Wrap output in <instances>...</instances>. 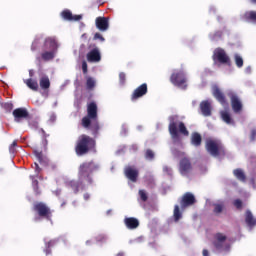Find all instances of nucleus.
Instances as JSON below:
<instances>
[{"label":"nucleus","instance_id":"1","mask_svg":"<svg viewBox=\"0 0 256 256\" xmlns=\"http://www.w3.org/2000/svg\"><path fill=\"white\" fill-rule=\"evenodd\" d=\"M81 125L84 129H90L92 135H99L100 126L97 103L90 102L87 105V115L82 118Z\"/></svg>","mask_w":256,"mask_h":256},{"label":"nucleus","instance_id":"2","mask_svg":"<svg viewBox=\"0 0 256 256\" xmlns=\"http://www.w3.org/2000/svg\"><path fill=\"white\" fill-rule=\"evenodd\" d=\"M94 171H99V164L91 160L90 162H83L78 168V181H80L81 191H85L87 187L93 184Z\"/></svg>","mask_w":256,"mask_h":256},{"label":"nucleus","instance_id":"3","mask_svg":"<svg viewBox=\"0 0 256 256\" xmlns=\"http://www.w3.org/2000/svg\"><path fill=\"white\" fill-rule=\"evenodd\" d=\"M97 147V141L94 140L93 137L82 134L78 137L75 145V153L78 157H83V155H87L91 153V151H95Z\"/></svg>","mask_w":256,"mask_h":256},{"label":"nucleus","instance_id":"4","mask_svg":"<svg viewBox=\"0 0 256 256\" xmlns=\"http://www.w3.org/2000/svg\"><path fill=\"white\" fill-rule=\"evenodd\" d=\"M168 131L172 139H179V133L180 135H184V137H189V130H187V126H185V123L182 121H179L176 116L169 117Z\"/></svg>","mask_w":256,"mask_h":256},{"label":"nucleus","instance_id":"5","mask_svg":"<svg viewBox=\"0 0 256 256\" xmlns=\"http://www.w3.org/2000/svg\"><path fill=\"white\" fill-rule=\"evenodd\" d=\"M33 211L37 213L38 217L51 221L53 219V210L45 202H36L33 205Z\"/></svg>","mask_w":256,"mask_h":256},{"label":"nucleus","instance_id":"6","mask_svg":"<svg viewBox=\"0 0 256 256\" xmlns=\"http://www.w3.org/2000/svg\"><path fill=\"white\" fill-rule=\"evenodd\" d=\"M170 83L179 89H187V77L183 70H176L170 76Z\"/></svg>","mask_w":256,"mask_h":256},{"label":"nucleus","instance_id":"7","mask_svg":"<svg viewBox=\"0 0 256 256\" xmlns=\"http://www.w3.org/2000/svg\"><path fill=\"white\" fill-rule=\"evenodd\" d=\"M206 150L212 155V157H219V155H225V148L219 141L207 140Z\"/></svg>","mask_w":256,"mask_h":256},{"label":"nucleus","instance_id":"8","mask_svg":"<svg viewBox=\"0 0 256 256\" xmlns=\"http://www.w3.org/2000/svg\"><path fill=\"white\" fill-rule=\"evenodd\" d=\"M179 173L183 177H189L191 173H193V164L191 163V159L188 157H183L179 161Z\"/></svg>","mask_w":256,"mask_h":256},{"label":"nucleus","instance_id":"9","mask_svg":"<svg viewBox=\"0 0 256 256\" xmlns=\"http://www.w3.org/2000/svg\"><path fill=\"white\" fill-rule=\"evenodd\" d=\"M214 63H220V65H231V58L227 55V52L223 48H217L213 54Z\"/></svg>","mask_w":256,"mask_h":256},{"label":"nucleus","instance_id":"10","mask_svg":"<svg viewBox=\"0 0 256 256\" xmlns=\"http://www.w3.org/2000/svg\"><path fill=\"white\" fill-rule=\"evenodd\" d=\"M90 51L86 54L88 63H99L101 61V50L97 47V44H90L88 46Z\"/></svg>","mask_w":256,"mask_h":256},{"label":"nucleus","instance_id":"11","mask_svg":"<svg viewBox=\"0 0 256 256\" xmlns=\"http://www.w3.org/2000/svg\"><path fill=\"white\" fill-rule=\"evenodd\" d=\"M227 96L229 97L231 101V106L234 111V113H241L243 111V103L241 102V99L237 95V93L233 91H229L227 93Z\"/></svg>","mask_w":256,"mask_h":256},{"label":"nucleus","instance_id":"12","mask_svg":"<svg viewBox=\"0 0 256 256\" xmlns=\"http://www.w3.org/2000/svg\"><path fill=\"white\" fill-rule=\"evenodd\" d=\"M197 203V199L195 195L191 192H186L180 199V207L181 209H187V207H191Z\"/></svg>","mask_w":256,"mask_h":256},{"label":"nucleus","instance_id":"13","mask_svg":"<svg viewBox=\"0 0 256 256\" xmlns=\"http://www.w3.org/2000/svg\"><path fill=\"white\" fill-rule=\"evenodd\" d=\"M212 95L213 97L216 98V100L220 105H223V106L228 105L227 98L225 97V93H223V91L221 90V88H219V86L214 85L212 87Z\"/></svg>","mask_w":256,"mask_h":256},{"label":"nucleus","instance_id":"14","mask_svg":"<svg viewBox=\"0 0 256 256\" xmlns=\"http://www.w3.org/2000/svg\"><path fill=\"white\" fill-rule=\"evenodd\" d=\"M149 91L147 87V83H143L138 86L131 95V101H137V99H141V97H145V94Z\"/></svg>","mask_w":256,"mask_h":256},{"label":"nucleus","instance_id":"15","mask_svg":"<svg viewBox=\"0 0 256 256\" xmlns=\"http://www.w3.org/2000/svg\"><path fill=\"white\" fill-rule=\"evenodd\" d=\"M12 115L16 123H21L23 119H29V111L26 108H16L13 110Z\"/></svg>","mask_w":256,"mask_h":256},{"label":"nucleus","instance_id":"16","mask_svg":"<svg viewBox=\"0 0 256 256\" xmlns=\"http://www.w3.org/2000/svg\"><path fill=\"white\" fill-rule=\"evenodd\" d=\"M96 28L101 31V33H105V31L109 30V18L99 16L95 19Z\"/></svg>","mask_w":256,"mask_h":256},{"label":"nucleus","instance_id":"17","mask_svg":"<svg viewBox=\"0 0 256 256\" xmlns=\"http://www.w3.org/2000/svg\"><path fill=\"white\" fill-rule=\"evenodd\" d=\"M124 175L132 181V183H137V179L139 177V170L133 168L132 166H127L124 170Z\"/></svg>","mask_w":256,"mask_h":256},{"label":"nucleus","instance_id":"18","mask_svg":"<svg viewBox=\"0 0 256 256\" xmlns=\"http://www.w3.org/2000/svg\"><path fill=\"white\" fill-rule=\"evenodd\" d=\"M43 49H48V51L57 52V49H59V44L57 43V40L55 38L48 37L44 41Z\"/></svg>","mask_w":256,"mask_h":256},{"label":"nucleus","instance_id":"19","mask_svg":"<svg viewBox=\"0 0 256 256\" xmlns=\"http://www.w3.org/2000/svg\"><path fill=\"white\" fill-rule=\"evenodd\" d=\"M213 245L216 249H223V244L227 241V236L223 233H216L214 236Z\"/></svg>","mask_w":256,"mask_h":256},{"label":"nucleus","instance_id":"20","mask_svg":"<svg viewBox=\"0 0 256 256\" xmlns=\"http://www.w3.org/2000/svg\"><path fill=\"white\" fill-rule=\"evenodd\" d=\"M61 17L64 18L65 21H81V19H83V16L81 15L73 16V13L68 9L61 12Z\"/></svg>","mask_w":256,"mask_h":256},{"label":"nucleus","instance_id":"21","mask_svg":"<svg viewBox=\"0 0 256 256\" xmlns=\"http://www.w3.org/2000/svg\"><path fill=\"white\" fill-rule=\"evenodd\" d=\"M200 110L204 117H211V102L204 100L200 103Z\"/></svg>","mask_w":256,"mask_h":256},{"label":"nucleus","instance_id":"22","mask_svg":"<svg viewBox=\"0 0 256 256\" xmlns=\"http://www.w3.org/2000/svg\"><path fill=\"white\" fill-rule=\"evenodd\" d=\"M124 224L127 229H137L139 227V220L135 217H129L124 219Z\"/></svg>","mask_w":256,"mask_h":256},{"label":"nucleus","instance_id":"23","mask_svg":"<svg viewBox=\"0 0 256 256\" xmlns=\"http://www.w3.org/2000/svg\"><path fill=\"white\" fill-rule=\"evenodd\" d=\"M233 175L241 183H247V175H245V172L243 171V169L241 168L234 169Z\"/></svg>","mask_w":256,"mask_h":256},{"label":"nucleus","instance_id":"24","mask_svg":"<svg viewBox=\"0 0 256 256\" xmlns=\"http://www.w3.org/2000/svg\"><path fill=\"white\" fill-rule=\"evenodd\" d=\"M201 143H203V137L198 132H194L191 135V145L194 147H201Z\"/></svg>","mask_w":256,"mask_h":256},{"label":"nucleus","instance_id":"25","mask_svg":"<svg viewBox=\"0 0 256 256\" xmlns=\"http://www.w3.org/2000/svg\"><path fill=\"white\" fill-rule=\"evenodd\" d=\"M245 223L248 225V227H255L256 225V219L251 210H247L245 213Z\"/></svg>","mask_w":256,"mask_h":256},{"label":"nucleus","instance_id":"26","mask_svg":"<svg viewBox=\"0 0 256 256\" xmlns=\"http://www.w3.org/2000/svg\"><path fill=\"white\" fill-rule=\"evenodd\" d=\"M39 85L43 91H47V89L51 87V80H49V76H42L39 80Z\"/></svg>","mask_w":256,"mask_h":256},{"label":"nucleus","instance_id":"27","mask_svg":"<svg viewBox=\"0 0 256 256\" xmlns=\"http://www.w3.org/2000/svg\"><path fill=\"white\" fill-rule=\"evenodd\" d=\"M220 115H221V119H222V121H224V123H227V125H235V120H233V118L231 117V114H229V112L222 111L220 113Z\"/></svg>","mask_w":256,"mask_h":256},{"label":"nucleus","instance_id":"28","mask_svg":"<svg viewBox=\"0 0 256 256\" xmlns=\"http://www.w3.org/2000/svg\"><path fill=\"white\" fill-rule=\"evenodd\" d=\"M214 215H221L225 211V202H219L212 204Z\"/></svg>","mask_w":256,"mask_h":256},{"label":"nucleus","instance_id":"29","mask_svg":"<svg viewBox=\"0 0 256 256\" xmlns=\"http://www.w3.org/2000/svg\"><path fill=\"white\" fill-rule=\"evenodd\" d=\"M243 20L248 21V23H256V11H247L243 15Z\"/></svg>","mask_w":256,"mask_h":256},{"label":"nucleus","instance_id":"30","mask_svg":"<svg viewBox=\"0 0 256 256\" xmlns=\"http://www.w3.org/2000/svg\"><path fill=\"white\" fill-rule=\"evenodd\" d=\"M25 85L32 91H39V83L36 80L30 78L24 81Z\"/></svg>","mask_w":256,"mask_h":256},{"label":"nucleus","instance_id":"31","mask_svg":"<svg viewBox=\"0 0 256 256\" xmlns=\"http://www.w3.org/2000/svg\"><path fill=\"white\" fill-rule=\"evenodd\" d=\"M55 51L53 50H49V51H44L41 53V57L43 59V61H51L53 59H55Z\"/></svg>","mask_w":256,"mask_h":256},{"label":"nucleus","instance_id":"32","mask_svg":"<svg viewBox=\"0 0 256 256\" xmlns=\"http://www.w3.org/2000/svg\"><path fill=\"white\" fill-rule=\"evenodd\" d=\"M68 187H70V189H72V191L77 194L79 193V189H81V182L72 180L68 182Z\"/></svg>","mask_w":256,"mask_h":256},{"label":"nucleus","instance_id":"33","mask_svg":"<svg viewBox=\"0 0 256 256\" xmlns=\"http://www.w3.org/2000/svg\"><path fill=\"white\" fill-rule=\"evenodd\" d=\"M173 217H174L175 223H178V221L183 218V213H181V209L179 208V205L174 206Z\"/></svg>","mask_w":256,"mask_h":256},{"label":"nucleus","instance_id":"34","mask_svg":"<svg viewBox=\"0 0 256 256\" xmlns=\"http://www.w3.org/2000/svg\"><path fill=\"white\" fill-rule=\"evenodd\" d=\"M30 179L32 180V187L35 195H41V189H39V181L35 179V176H30Z\"/></svg>","mask_w":256,"mask_h":256},{"label":"nucleus","instance_id":"35","mask_svg":"<svg viewBox=\"0 0 256 256\" xmlns=\"http://www.w3.org/2000/svg\"><path fill=\"white\" fill-rule=\"evenodd\" d=\"M144 157L147 159V161H153L155 159V152H153L151 149H147L145 151Z\"/></svg>","mask_w":256,"mask_h":256},{"label":"nucleus","instance_id":"36","mask_svg":"<svg viewBox=\"0 0 256 256\" xmlns=\"http://www.w3.org/2000/svg\"><path fill=\"white\" fill-rule=\"evenodd\" d=\"M86 87L87 89L91 90L95 88V79L93 77H87L86 78Z\"/></svg>","mask_w":256,"mask_h":256},{"label":"nucleus","instance_id":"37","mask_svg":"<svg viewBox=\"0 0 256 256\" xmlns=\"http://www.w3.org/2000/svg\"><path fill=\"white\" fill-rule=\"evenodd\" d=\"M234 60L236 66L241 69V67H243V58L239 54H235Z\"/></svg>","mask_w":256,"mask_h":256},{"label":"nucleus","instance_id":"38","mask_svg":"<svg viewBox=\"0 0 256 256\" xmlns=\"http://www.w3.org/2000/svg\"><path fill=\"white\" fill-rule=\"evenodd\" d=\"M34 155L39 163H43V152L35 150Z\"/></svg>","mask_w":256,"mask_h":256},{"label":"nucleus","instance_id":"39","mask_svg":"<svg viewBox=\"0 0 256 256\" xmlns=\"http://www.w3.org/2000/svg\"><path fill=\"white\" fill-rule=\"evenodd\" d=\"M97 40L101 41V43H105V37H103V35H101L99 32H96L93 37V41Z\"/></svg>","mask_w":256,"mask_h":256},{"label":"nucleus","instance_id":"40","mask_svg":"<svg viewBox=\"0 0 256 256\" xmlns=\"http://www.w3.org/2000/svg\"><path fill=\"white\" fill-rule=\"evenodd\" d=\"M139 195L141 201H143L144 203L149 199V196H147V192L145 190H139Z\"/></svg>","mask_w":256,"mask_h":256},{"label":"nucleus","instance_id":"41","mask_svg":"<svg viewBox=\"0 0 256 256\" xmlns=\"http://www.w3.org/2000/svg\"><path fill=\"white\" fill-rule=\"evenodd\" d=\"M234 207H236V209H238L239 211H241V209H243V201H241V199H236L233 202Z\"/></svg>","mask_w":256,"mask_h":256},{"label":"nucleus","instance_id":"42","mask_svg":"<svg viewBox=\"0 0 256 256\" xmlns=\"http://www.w3.org/2000/svg\"><path fill=\"white\" fill-rule=\"evenodd\" d=\"M3 109H5V111H7L8 113H11V111H13V103H4L2 104Z\"/></svg>","mask_w":256,"mask_h":256},{"label":"nucleus","instance_id":"43","mask_svg":"<svg viewBox=\"0 0 256 256\" xmlns=\"http://www.w3.org/2000/svg\"><path fill=\"white\" fill-rule=\"evenodd\" d=\"M126 80H127V75L124 72H120L119 73L120 85H125Z\"/></svg>","mask_w":256,"mask_h":256},{"label":"nucleus","instance_id":"44","mask_svg":"<svg viewBox=\"0 0 256 256\" xmlns=\"http://www.w3.org/2000/svg\"><path fill=\"white\" fill-rule=\"evenodd\" d=\"M17 147V140H14L13 142H12V144L9 146V152L10 153H15V151H16V148Z\"/></svg>","mask_w":256,"mask_h":256},{"label":"nucleus","instance_id":"45","mask_svg":"<svg viewBox=\"0 0 256 256\" xmlns=\"http://www.w3.org/2000/svg\"><path fill=\"white\" fill-rule=\"evenodd\" d=\"M82 72L84 73V75H87L88 73V66L86 61L82 62Z\"/></svg>","mask_w":256,"mask_h":256},{"label":"nucleus","instance_id":"46","mask_svg":"<svg viewBox=\"0 0 256 256\" xmlns=\"http://www.w3.org/2000/svg\"><path fill=\"white\" fill-rule=\"evenodd\" d=\"M34 167H35L36 177H39V173H41V167H39V164H37V162L34 163Z\"/></svg>","mask_w":256,"mask_h":256},{"label":"nucleus","instance_id":"47","mask_svg":"<svg viewBox=\"0 0 256 256\" xmlns=\"http://www.w3.org/2000/svg\"><path fill=\"white\" fill-rule=\"evenodd\" d=\"M55 243H57L56 240H50L49 242L46 243V247H48V249H51V247H53Z\"/></svg>","mask_w":256,"mask_h":256},{"label":"nucleus","instance_id":"48","mask_svg":"<svg viewBox=\"0 0 256 256\" xmlns=\"http://www.w3.org/2000/svg\"><path fill=\"white\" fill-rule=\"evenodd\" d=\"M255 139H256V130L253 129L251 130L250 141H255Z\"/></svg>","mask_w":256,"mask_h":256},{"label":"nucleus","instance_id":"49","mask_svg":"<svg viewBox=\"0 0 256 256\" xmlns=\"http://www.w3.org/2000/svg\"><path fill=\"white\" fill-rule=\"evenodd\" d=\"M163 171H164V173H167L168 175H171V168L169 166H164Z\"/></svg>","mask_w":256,"mask_h":256},{"label":"nucleus","instance_id":"50","mask_svg":"<svg viewBox=\"0 0 256 256\" xmlns=\"http://www.w3.org/2000/svg\"><path fill=\"white\" fill-rule=\"evenodd\" d=\"M83 197H84V201H89V199H91V195H89V193H85Z\"/></svg>","mask_w":256,"mask_h":256},{"label":"nucleus","instance_id":"51","mask_svg":"<svg viewBox=\"0 0 256 256\" xmlns=\"http://www.w3.org/2000/svg\"><path fill=\"white\" fill-rule=\"evenodd\" d=\"M202 255H203V256H209V250L204 249V250L202 251Z\"/></svg>","mask_w":256,"mask_h":256},{"label":"nucleus","instance_id":"52","mask_svg":"<svg viewBox=\"0 0 256 256\" xmlns=\"http://www.w3.org/2000/svg\"><path fill=\"white\" fill-rule=\"evenodd\" d=\"M45 253L46 255H51V248L46 247Z\"/></svg>","mask_w":256,"mask_h":256},{"label":"nucleus","instance_id":"53","mask_svg":"<svg viewBox=\"0 0 256 256\" xmlns=\"http://www.w3.org/2000/svg\"><path fill=\"white\" fill-rule=\"evenodd\" d=\"M35 75V72L33 70H29V77H33Z\"/></svg>","mask_w":256,"mask_h":256},{"label":"nucleus","instance_id":"54","mask_svg":"<svg viewBox=\"0 0 256 256\" xmlns=\"http://www.w3.org/2000/svg\"><path fill=\"white\" fill-rule=\"evenodd\" d=\"M116 256H125V253L119 252L118 254H116Z\"/></svg>","mask_w":256,"mask_h":256},{"label":"nucleus","instance_id":"55","mask_svg":"<svg viewBox=\"0 0 256 256\" xmlns=\"http://www.w3.org/2000/svg\"><path fill=\"white\" fill-rule=\"evenodd\" d=\"M250 3H252L253 5H256V0H249Z\"/></svg>","mask_w":256,"mask_h":256},{"label":"nucleus","instance_id":"56","mask_svg":"<svg viewBox=\"0 0 256 256\" xmlns=\"http://www.w3.org/2000/svg\"><path fill=\"white\" fill-rule=\"evenodd\" d=\"M32 51H35V48L32 46Z\"/></svg>","mask_w":256,"mask_h":256},{"label":"nucleus","instance_id":"57","mask_svg":"<svg viewBox=\"0 0 256 256\" xmlns=\"http://www.w3.org/2000/svg\"><path fill=\"white\" fill-rule=\"evenodd\" d=\"M219 33V37H221V32H218Z\"/></svg>","mask_w":256,"mask_h":256},{"label":"nucleus","instance_id":"58","mask_svg":"<svg viewBox=\"0 0 256 256\" xmlns=\"http://www.w3.org/2000/svg\"><path fill=\"white\" fill-rule=\"evenodd\" d=\"M181 155H185V153H181Z\"/></svg>","mask_w":256,"mask_h":256}]
</instances>
